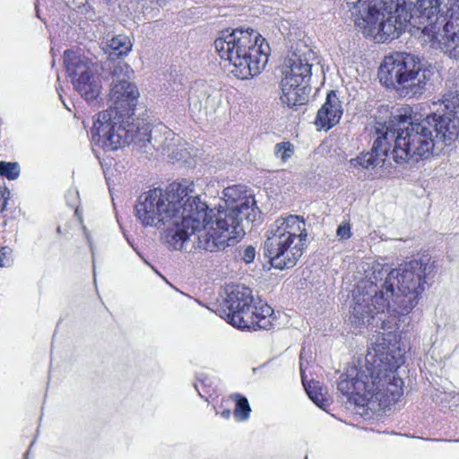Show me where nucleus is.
<instances>
[{
    "mask_svg": "<svg viewBox=\"0 0 459 459\" xmlns=\"http://www.w3.org/2000/svg\"><path fill=\"white\" fill-rule=\"evenodd\" d=\"M379 320L381 329L387 332L376 336L364 360L349 369L338 383V389L350 401L370 410L385 409L403 394V380L395 373L403 363V354L390 322Z\"/></svg>",
    "mask_w": 459,
    "mask_h": 459,
    "instance_id": "1",
    "label": "nucleus"
},
{
    "mask_svg": "<svg viewBox=\"0 0 459 459\" xmlns=\"http://www.w3.org/2000/svg\"><path fill=\"white\" fill-rule=\"evenodd\" d=\"M424 278L423 264L412 260L390 271L378 292L372 281H362L353 297L354 318L370 324L375 315L383 314L385 309L394 316L409 315L418 304Z\"/></svg>",
    "mask_w": 459,
    "mask_h": 459,
    "instance_id": "2",
    "label": "nucleus"
},
{
    "mask_svg": "<svg viewBox=\"0 0 459 459\" xmlns=\"http://www.w3.org/2000/svg\"><path fill=\"white\" fill-rule=\"evenodd\" d=\"M429 125L424 118L408 122L402 115L392 117L387 121H377L371 152L351 159L350 168L369 169L382 167L391 147L390 155L398 164L428 158L436 144Z\"/></svg>",
    "mask_w": 459,
    "mask_h": 459,
    "instance_id": "3",
    "label": "nucleus"
},
{
    "mask_svg": "<svg viewBox=\"0 0 459 459\" xmlns=\"http://www.w3.org/2000/svg\"><path fill=\"white\" fill-rule=\"evenodd\" d=\"M220 57L229 64V71L237 78L247 80L258 75L265 67L270 46L255 30H224L214 41Z\"/></svg>",
    "mask_w": 459,
    "mask_h": 459,
    "instance_id": "4",
    "label": "nucleus"
},
{
    "mask_svg": "<svg viewBox=\"0 0 459 459\" xmlns=\"http://www.w3.org/2000/svg\"><path fill=\"white\" fill-rule=\"evenodd\" d=\"M200 200L193 182L173 183L165 190L154 188L142 194L134 206L135 215L143 227L160 229L178 223L179 214Z\"/></svg>",
    "mask_w": 459,
    "mask_h": 459,
    "instance_id": "5",
    "label": "nucleus"
},
{
    "mask_svg": "<svg viewBox=\"0 0 459 459\" xmlns=\"http://www.w3.org/2000/svg\"><path fill=\"white\" fill-rule=\"evenodd\" d=\"M446 13L440 0H416L406 3L403 12L387 16L380 32L374 38L377 43H385L399 38L405 30L417 37L425 45Z\"/></svg>",
    "mask_w": 459,
    "mask_h": 459,
    "instance_id": "6",
    "label": "nucleus"
},
{
    "mask_svg": "<svg viewBox=\"0 0 459 459\" xmlns=\"http://www.w3.org/2000/svg\"><path fill=\"white\" fill-rule=\"evenodd\" d=\"M306 224L299 216L277 219L264 242L265 255L280 270L293 267L303 254L307 238Z\"/></svg>",
    "mask_w": 459,
    "mask_h": 459,
    "instance_id": "7",
    "label": "nucleus"
},
{
    "mask_svg": "<svg viewBox=\"0 0 459 459\" xmlns=\"http://www.w3.org/2000/svg\"><path fill=\"white\" fill-rule=\"evenodd\" d=\"M205 218H200L201 230L197 247L206 251L223 249L230 241L238 240L245 235L243 221L245 216L237 207L220 208L215 212L208 209L204 203Z\"/></svg>",
    "mask_w": 459,
    "mask_h": 459,
    "instance_id": "8",
    "label": "nucleus"
},
{
    "mask_svg": "<svg viewBox=\"0 0 459 459\" xmlns=\"http://www.w3.org/2000/svg\"><path fill=\"white\" fill-rule=\"evenodd\" d=\"M378 76L386 87L411 95L421 92L427 79L425 71L415 57L403 53L385 56L379 67Z\"/></svg>",
    "mask_w": 459,
    "mask_h": 459,
    "instance_id": "9",
    "label": "nucleus"
},
{
    "mask_svg": "<svg viewBox=\"0 0 459 459\" xmlns=\"http://www.w3.org/2000/svg\"><path fill=\"white\" fill-rule=\"evenodd\" d=\"M135 145L147 155L157 152L177 160H186L187 156L186 143L162 123L137 120Z\"/></svg>",
    "mask_w": 459,
    "mask_h": 459,
    "instance_id": "10",
    "label": "nucleus"
},
{
    "mask_svg": "<svg viewBox=\"0 0 459 459\" xmlns=\"http://www.w3.org/2000/svg\"><path fill=\"white\" fill-rule=\"evenodd\" d=\"M137 122L102 111L91 129L92 140L105 151H117L131 143H135Z\"/></svg>",
    "mask_w": 459,
    "mask_h": 459,
    "instance_id": "11",
    "label": "nucleus"
},
{
    "mask_svg": "<svg viewBox=\"0 0 459 459\" xmlns=\"http://www.w3.org/2000/svg\"><path fill=\"white\" fill-rule=\"evenodd\" d=\"M406 0H358L350 8L355 26L366 37L374 38L380 32L387 16L403 12Z\"/></svg>",
    "mask_w": 459,
    "mask_h": 459,
    "instance_id": "12",
    "label": "nucleus"
},
{
    "mask_svg": "<svg viewBox=\"0 0 459 459\" xmlns=\"http://www.w3.org/2000/svg\"><path fill=\"white\" fill-rule=\"evenodd\" d=\"M133 70L123 62H119L112 69V84L108 95L109 108L105 111L118 116L123 119H131L138 104L139 91L135 84L129 81Z\"/></svg>",
    "mask_w": 459,
    "mask_h": 459,
    "instance_id": "13",
    "label": "nucleus"
},
{
    "mask_svg": "<svg viewBox=\"0 0 459 459\" xmlns=\"http://www.w3.org/2000/svg\"><path fill=\"white\" fill-rule=\"evenodd\" d=\"M64 63L74 90L88 102L97 100L102 84L96 63L72 50L65 51Z\"/></svg>",
    "mask_w": 459,
    "mask_h": 459,
    "instance_id": "14",
    "label": "nucleus"
},
{
    "mask_svg": "<svg viewBox=\"0 0 459 459\" xmlns=\"http://www.w3.org/2000/svg\"><path fill=\"white\" fill-rule=\"evenodd\" d=\"M446 14L448 20L442 25L439 22L433 37H430L425 46L438 49L450 58L459 59V0H447Z\"/></svg>",
    "mask_w": 459,
    "mask_h": 459,
    "instance_id": "15",
    "label": "nucleus"
},
{
    "mask_svg": "<svg viewBox=\"0 0 459 459\" xmlns=\"http://www.w3.org/2000/svg\"><path fill=\"white\" fill-rule=\"evenodd\" d=\"M204 202L198 201L188 208V212H181L179 214V221L178 223H171L169 226H165L168 230L166 235V241L169 247L174 250H181L185 242L191 235H196L197 241L195 247L199 242V233L201 230L200 218H205L204 213Z\"/></svg>",
    "mask_w": 459,
    "mask_h": 459,
    "instance_id": "16",
    "label": "nucleus"
},
{
    "mask_svg": "<svg viewBox=\"0 0 459 459\" xmlns=\"http://www.w3.org/2000/svg\"><path fill=\"white\" fill-rule=\"evenodd\" d=\"M254 302L252 290L243 285L229 284L225 288L223 304L227 308L224 311L226 320L235 327L248 321L247 311L251 308Z\"/></svg>",
    "mask_w": 459,
    "mask_h": 459,
    "instance_id": "17",
    "label": "nucleus"
},
{
    "mask_svg": "<svg viewBox=\"0 0 459 459\" xmlns=\"http://www.w3.org/2000/svg\"><path fill=\"white\" fill-rule=\"evenodd\" d=\"M189 108L194 114L213 115L221 103L219 91L203 83H195L189 91Z\"/></svg>",
    "mask_w": 459,
    "mask_h": 459,
    "instance_id": "18",
    "label": "nucleus"
},
{
    "mask_svg": "<svg viewBox=\"0 0 459 459\" xmlns=\"http://www.w3.org/2000/svg\"><path fill=\"white\" fill-rule=\"evenodd\" d=\"M223 195L227 207H237L238 212L245 216L247 221H254L259 215V209L254 195L241 185L229 186L224 189Z\"/></svg>",
    "mask_w": 459,
    "mask_h": 459,
    "instance_id": "19",
    "label": "nucleus"
},
{
    "mask_svg": "<svg viewBox=\"0 0 459 459\" xmlns=\"http://www.w3.org/2000/svg\"><path fill=\"white\" fill-rule=\"evenodd\" d=\"M425 121L429 122V131L433 135L435 143H443L444 145H450L458 136L459 133V121L455 118H451L450 116H440L432 114L424 118Z\"/></svg>",
    "mask_w": 459,
    "mask_h": 459,
    "instance_id": "20",
    "label": "nucleus"
},
{
    "mask_svg": "<svg viewBox=\"0 0 459 459\" xmlns=\"http://www.w3.org/2000/svg\"><path fill=\"white\" fill-rule=\"evenodd\" d=\"M311 65L307 53L292 52L286 60L283 71V79L294 81V82L308 83L310 77Z\"/></svg>",
    "mask_w": 459,
    "mask_h": 459,
    "instance_id": "21",
    "label": "nucleus"
},
{
    "mask_svg": "<svg viewBox=\"0 0 459 459\" xmlns=\"http://www.w3.org/2000/svg\"><path fill=\"white\" fill-rule=\"evenodd\" d=\"M342 115L341 101L335 92L327 94L326 100L317 111L315 124L320 129L329 130L339 123Z\"/></svg>",
    "mask_w": 459,
    "mask_h": 459,
    "instance_id": "22",
    "label": "nucleus"
},
{
    "mask_svg": "<svg viewBox=\"0 0 459 459\" xmlns=\"http://www.w3.org/2000/svg\"><path fill=\"white\" fill-rule=\"evenodd\" d=\"M248 315V321L241 324V325H238L237 328L240 329H248L256 331L258 329H269L273 325V308L263 301H258L252 304L250 309L247 311ZM246 316H244V320L246 321Z\"/></svg>",
    "mask_w": 459,
    "mask_h": 459,
    "instance_id": "23",
    "label": "nucleus"
},
{
    "mask_svg": "<svg viewBox=\"0 0 459 459\" xmlns=\"http://www.w3.org/2000/svg\"><path fill=\"white\" fill-rule=\"evenodd\" d=\"M308 83L294 82L288 79L281 81V101L288 107H297L305 104L308 99L309 89Z\"/></svg>",
    "mask_w": 459,
    "mask_h": 459,
    "instance_id": "24",
    "label": "nucleus"
},
{
    "mask_svg": "<svg viewBox=\"0 0 459 459\" xmlns=\"http://www.w3.org/2000/svg\"><path fill=\"white\" fill-rule=\"evenodd\" d=\"M108 48L111 50L110 55L122 56L131 51L132 43L127 36L117 35L108 40Z\"/></svg>",
    "mask_w": 459,
    "mask_h": 459,
    "instance_id": "25",
    "label": "nucleus"
},
{
    "mask_svg": "<svg viewBox=\"0 0 459 459\" xmlns=\"http://www.w3.org/2000/svg\"><path fill=\"white\" fill-rule=\"evenodd\" d=\"M236 400V408L234 410V417L238 420H246L248 419L251 408L247 398L240 396L238 394L232 395Z\"/></svg>",
    "mask_w": 459,
    "mask_h": 459,
    "instance_id": "26",
    "label": "nucleus"
},
{
    "mask_svg": "<svg viewBox=\"0 0 459 459\" xmlns=\"http://www.w3.org/2000/svg\"><path fill=\"white\" fill-rule=\"evenodd\" d=\"M322 387L318 382L309 383L306 387V392L309 398L320 408L325 409L328 405L327 400L324 397Z\"/></svg>",
    "mask_w": 459,
    "mask_h": 459,
    "instance_id": "27",
    "label": "nucleus"
},
{
    "mask_svg": "<svg viewBox=\"0 0 459 459\" xmlns=\"http://www.w3.org/2000/svg\"><path fill=\"white\" fill-rule=\"evenodd\" d=\"M295 147L290 142H281L275 145L274 154L281 162H287L294 154Z\"/></svg>",
    "mask_w": 459,
    "mask_h": 459,
    "instance_id": "28",
    "label": "nucleus"
},
{
    "mask_svg": "<svg viewBox=\"0 0 459 459\" xmlns=\"http://www.w3.org/2000/svg\"><path fill=\"white\" fill-rule=\"evenodd\" d=\"M19 165L15 162H0V175L4 176L8 179L13 180L19 177Z\"/></svg>",
    "mask_w": 459,
    "mask_h": 459,
    "instance_id": "29",
    "label": "nucleus"
},
{
    "mask_svg": "<svg viewBox=\"0 0 459 459\" xmlns=\"http://www.w3.org/2000/svg\"><path fill=\"white\" fill-rule=\"evenodd\" d=\"M336 236L339 240H346L351 237V230L349 222L341 223L336 230Z\"/></svg>",
    "mask_w": 459,
    "mask_h": 459,
    "instance_id": "30",
    "label": "nucleus"
},
{
    "mask_svg": "<svg viewBox=\"0 0 459 459\" xmlns=\"http://www.w3.org/2000/svg\"><path fill=\"white\" fill-rule=\"evenodd\" d=\"M243 261L246 264H250L255 260V249L253 246H247L243 248V252L241 255Z\"/></svg>",
    "mask_w": 459,
    "mask_h": 459,
    "instance_id": "31",
    "label": "nucleus"
},
{
    "mask_svg": "<svg viewBox=\"0 0 459 459\" xmlns=\"http://www.w3.org/2000/svg\"><path fill=\"white\" fill-rule=\"evenodd\" d=\"M11 254V250L6 247L0 248V267L6 266L9 263V255Z\"/></svg>",
    "mask_w": 459,
    "mask_h": 459,
    "instance_id": "32",
    "label": "nucleus"
},
{
    "mask_svg": "<svg viewBox=\"0 0 459 459\" xmlns=\"http://www.w3.org/2000/svg\"><path fill=\"white\" fill-rule=\"evenodd\" d=\"M221 415L222 417L228 419L230 418V410H224L222 412H221Z\"/></svg>",
    "mask_w": 459,
    "mask_h": 459,
    "instance_id": "33",
    "label": "nucleus"
}]
</instances>
